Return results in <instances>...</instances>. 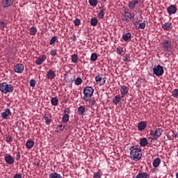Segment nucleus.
<instances>
[{
  "mask_svg": "<svg viewBox=\"0 0 178 178\" xmlns=\"http://www.w3.org/2000/svg\"><path fill=\"white\" fill-rule=\"evenodd\" d=\"M130 149V158L133 161H140L141 156H143V152L141 149L137 146H132L129 148Z\"/></svg>",
  "mask_w": 178,
  "mask_h": 178,
  "instance_id": "1",
  "label": "nucleus"
},
{
  "mask_svg": "<svg viewBox=\"0 0 178 178\" xmlns=\"http://www.w3.org/2000/svg\"><path fill=\"white\" fill-rule=\"evenodd\" d=\"M83 97L82 99L86 102H88V101H90V98H91L94 94V88L91 86H86L83 88Z\"/></svg>",
  "mask_w": 178,
  "mask_h": 178,
  "instance_id": "2",
  "label": "nucleus"
},
{
  "mask_svg": "<svg viewBox=\"0 0 178 178\" xmlns=\"http://www.w3.org/2000/svg\"><path fill=\"white\" fill-rule=\"evenodd\" d=\"M13 86L11 84H8L6 82L0 83V91L1 92H3V94L13 92Z\"/></svg>",
  "mask_w": 178,
  "mask_h": 178,
  "instance_id": "3",
  "label": "nucleus"
},
{
  "mask_svg": "<svg viewBox=\"0 0 178 178\" xmlns=\"http://www.w3.org/2000/svg\"><path fill=\"white\" fill-rule=\"evenodd\" d=\"M161 47L164 52H172L173 50V44L170 40H164L161 42Z\"/></svg>",
  "mask_w": 178,
  "mask_h": 178,
  "instance_id": "4",
  "label": "nucleus"
},
{
  "mask_svg": "<svg viewBox=\"0 0 178 178\" xmlns=\"http://www.w3.org/2000/svg\"><path fill=\"white\" fill-rule=\"evenodd\" d=\"M162 133H163V130L161 128H157L155 131L150 130V136L153 137H150V140H158L162 136Z\"/></svg>",
  "mask_w": 178,
  "mask_h": 178,
  "instance_id": "5",
  "label": "nucleus"
},
{
  "mask_svg": "<svg viewBox=\"0 0 178 178\" xmlns=\"http://www.w3.org/2000/svg\"><path fill=\"white\" fill-rule=\"evenodd\" d=\"M153 73L156 74L158 77L162 76L164 73L163 67L161 65H158L153 68Z\"/></svg>",
  "mask_w": 178,
  "mask_h": 178,
  "instance_id": "6",
  "label": "nucleus"
},
{
  "mask_svg": "<svg viewBox=\"0 0 178 178\" xmlns=\"http://www.w3.org/2000/svg\"><path fill=\"white\" fill-rule=\"evenodd\" d=\"M134 17H135V15L134 13H131L130 12H125L124 13V16L123 19L124 20V22H127V23H129V22H133V20H134Z\"/></svg>",
  "mask_w": 178,
  "mask_h": 178,
  "instance_id": "7",
  "label": "nucleus"
},
{
  "mask_svg": "<svg viewBox=\"0 0 178 178\" xmlns=\"http://www.w3.org/2000/svg\"><path fill=\"white\" fill-rule=\"evenodd\" d=\"M13 70L15 73H23L24 70V65L22 63H18L14 66Z\"/></svg>",
  "mask_w": 178,
  "mask_h": 178,
  "instance_id": "8",
  "label": "nucleus"
},
{
  "mask_svg": "<svg viewBox=\"0 0 178 178\" xmlns=\"http://www.w3.org/2000/svg\"><path fill=\"white\" fill-rule=\"evenodd\" d=\"M95 80L97 84H98L100 87L102 86H104L106 81V79L102 78L101 75H97L95 78Z\"/></svg>",
  "mask_w": 178,
  "mask_h": 178,
  "instance_id": "9",
  "label": "nucleus"
},
{
  "mask_svg": "<svg viewBox=\"0 0 178 178\" xmlns=\"http://www.w3.org/2000/svg\"><path fill=\"white\" fill-rule=\"evenodd\" d=\"M1 118L5 120H8L9 116L12 115V112L10 108H6L3 112L1 113Z\"/></svg>",
  "mask_w": 178,
  "mask_h": 178,
  "instance_id": "10",
  "label": "nucleus"
},
{
  "mask_svg": "<svg viewBox=\"0 0 178 178\" xmlns=\"http://www.w3.org/2000/svg\"><path fill=\"white\" fill-rule=\"evenodd\" d=\"M4 161L8 165H13L15 163V159L10 154H7L4 156Z\"/></svg>",
  "mask_w": 178,
  "mask_h": 178,
  "instance_id": "11",
  "label": "nucleus"
},
{
  "mask_svg": "<svg viewBox=\"0 0 178 178\" xmlns=\"http://www.w3.org/2000/svg\"><path fill=\"white\" fill-rule=\"evenodd\" d=\"M168 15H175L177 12V7L175 5H171L167 8Z\"/></svg>",
  "mask_w": 178,
  "mask_h": 178,
  "instance_id": "12",
  "label": "nucleus"
},
{
  "mask_svg": "<svg viewBox=\"0 0 178 178\" xmlns=\"http://www.w3.org/2000/svg\"><path fill=\"white\" fill-rule=\"evenodd\" d=\"M55 77H56L55 72L52 70H49L47 73V79H48V80H54Z\"/></svg>",
  "mask_w": 178,
  "mask_h": 178,
  "instance_id": "13",
  "label": "nucleus"
},
{
  "mask_svg": "<svg viewBox=\"0 0 178 178\" xmlns=\"http://www.w3.org/2000/svg\"><path fill=\"white\" fill-rule=\"evenodd\" d=\"M120 91L122 95V97L123 98L126 94H129V88L126 86V85L121 86Z\"/></svg>",
  "mask_w": 178,
  "mask_h": 178,
  "instance_id": "14",
  "label": "nucleus"
},
{
  "mask_svg": "<svg viewBox=\"0 0 178 178\" xmlns=\"http://www.w3.org/2000/svg\"><path fill=\"white\" fill-rule=\"evenodd\" d=\"M162 29H164L165 31H169L173 29V26L172 25V22H165L162 24Z\"/></svg>",
  "mask_w": 178,
  "mask_h": 178,
  "instance_id": "15",
  "label": "nucleus"
},
{
  "mask_svg": "<svg viewBox=\"0 0 178 178\" xmlns=\"http://www.w3.org/2000/svg\"><path fill=\"white\" fill-rule=\"evenodd\" d=\"M3 8H9L13 5V0H3L1 2Z\"/></svg>",
  "mask_w": 178,
  "mask_h": 178,
  "instance_id": "16",
  "label": "nucleus"
},
{
  "mask_svg": "<svg viewBox=\"0 0 178 178\" xmlns=\"http://www.w3.org/2000/svg\"><path fill=\"white\" fill-rule=\"evenodd\" d=\"M44 60H47V56L45 55L40 56L36 60L35 64L38 65H42Z\"/></svg>",
  "mask_w": 178,
  "mask_h": 178,
  "instance_id": "17",
  "label": "nucleus"
},
{
  "mask_svg": "<svg viewBox=\"0 0 178 178\" xmlns=\"http://www.w3.org/2000/svg\"><path fill=\"white\" fill-rule=\"evenodd\" d=\"M146 128H147V122L142 121L138 123V129L139 131H143V130H145Z\"/></svg>",
  "mask_w": 178,
  "mask_h": 178,
  "instance_id": "18",
  "label": "nucleus"
},
{
  "mask_svg": "<svg viewBox=\"0 0 178 178\" xmlns=\"http://www.w3.org/2000/svg\"><path fill=\"white\" fill-rule=\"evenodd\" d=\"M140 0H131L129 3V9H134L136 8V5H138V3Z\"/></svg>",
  "mask_w": 178,
  "mask_h": 178,
  "instance_id": "19",
  "label": "nucleus"
},
{
  "mask_svg": "<svg viewBox=\"0 0 178 178\" xmlns=\"http://www.w3.org/2000/svg\"><path fill=\"white\" fill-rule=\"evenodd\" d=\"M131 39V33H127L122 35V40H123V41H125V42H127V41H129Z\"/></svg>",
  "mask_w": 178,
  "mask_h": 178,
  "instance_id": "20",
  "label": "nucleus"
},
{
  "mask_svg": "<svg viewBox=\"0 0 178 178\" xmlns=\"http://www.w3.org/2000/svg\"><path fill=\"white\" fill-rule=\"evenodd\" d=\"M152 165L154 168H159V165H161V159L159 157L156 158L154 159Z\"/></svg>",
  "mask_w": 178,
  "mask_h": 178,
  "instance_id": "21",
  "label": "nucleus"
},
{
  "mask_svg": "<svg viewBox=\"0 0 178 178\" xmlns=\"http://www.w3.org/2000/svg\"><path fill=\"white\" fill-rule=\"evenodd\" d=\"M122 101V99L120 98V95H116L113 97V103L115 105H118V104H119V102Z\"/></svg>",
  "mask_w": 178,
  "mask_h": 178,
  "instance_id": "22",
  "label": "nucleus"
},
{
  "mask_svg": "<svg viewBox=\"0 0 178 178\" xmlns=\"http://www.w3.org/2000/svg\"><path fill=\"white\" fill-rule=\"evenodd\" d=\"M77 113L79 115H84V113H86V107H84L83 106H80L77 109Z\"/></svg>",
  "mask_w": 178,
  "mask_h": 178,
  "instance_id": "23",
  "label": "nucleus"
},
{
  "mask_svg": "<svg viewBox=\"0 0 178 178\" xmlns=\"http://www.w3.org/2000/svg\"><path fill=\"white\" fill-rule=\"evenodd\" d=\"M147 145H148V140H147V138H143L140 139V145L141 147H145Z\"/></svg>",
  "mask_w": 178,
  "mask_h": 178,
  "instance_id": "24",
  "label": "nucleus"
},
{
  "mask_svg": "<svg viewBox=\"0 0 178 178\" xmlns=\"http://www.w3.org/2000/svg\"><path fill=\"white\" fill-rule=\"evenodd\" d=\"M26 147L28 149H31L34 147V142L33 140H28L26 143Z\"/></svg>",
  "mask_w": 178,
  "mask_h": 178,
  "instance_id": "25",
  "label": "nucleus"
},
{
  "mask_svg": "<svg viewBox=\"0 0 178 178\" xmlns=\"http://www.w3.org/2000/svg\"><path fill=\"white\" fill-rule=\"evenodd\" d=\"M29 30H30L29 34L31 35H35V34H37V31H38L37 27L32 26V27L30 28Z\"/></svg>",
  "mask_w": 178,
  "mask_h": 178,
  "instance_id": "26",
  "label": "nucleus"
},
{
  "mask_svg": "<svg viewBox=\"0 0 178 178\" xmlns=\"http://www.w3.org/2000/svg\"><path fill=\"white\" fill-rule=\"evenodd\" d=\"M148 177V173L147 172H139L136 178H147Z\"/></svg>",
  "mask_w": 178,
  "mask_h": 178,
  "instance_id": "27",
  "label": "nucleus"
},
{
  "mask_svg": "<svg viewBox=\"0 0 178 178\" xmlns=\"http://www.w3.org/2000/svg\"><path fill=\"white\" fill-rule=\"evenodd\" d=\"M137 24H138V22L135 23L137 29H140L141 30H144V29H145V22L140 23L138 26H137Z\"/></svg>",
  "mask_w": 178,
  "mask_h": 178,
  "instance_id": "28",
  "label": "nucleus"
},
{
  "mask_svg": "<svg viewBox=\"0 0 178 178\" xmlns=\"http://www.w3.org/2000/svg\"><path fill=\"white\" fill-rule=\"evenodd\" d=\"M99 19H104V17H105V9H102L98 15H97Z\"/></svg>",
  "mask_w": 178,
  "mask_h": 178,
  "instance_id": "29",
  "label": "nucleus"
},
{
  "mask_svg": "<svg viewBox=\"0 0 178 178\" xmlns=\"http://www.w3.org/2000/svg\"><path fill=\"white\" fill-rule=\"evenodd\" d=\"M71 60L72 63H77V60H79V56H77V54H73L71 57Z\"/></svg>",
  "mask_w": 178,
  "mask_h": 178,
  "instance_id": "30",
  "label": "nucleus"
},
{
  "mask_svg": "<svg viewBox=\"0 0 178 178\" xmlns=\"http://www.w3.org/2000/svg\"><path fill=\"white\" fill-rule=\"evenodd\" d=\"M90 24L91 26H95L98 24V19L95 17H93L90 19Z\"/></svg>",
  "mask_w": 178,
  "mask_h": 178,
  "instance_id": "31",
  "label": "nucleus"
},
{
  "mask_svg": "<svg viewBox=\"0 0 178 178\" xmlns=\"http://www.w3.org/2000/svg\"><path fill=\"white\" fill-rule=\"evenodd\" d=\"M81 83H83V79L81 77H77L75 80H74V84L75 86H80V84H81Z\"/></svg>",
  "mask_w": 178,
  "mask_h": 178,
  "instance_id": "32",
  "label": "nucleus"
},
{
  "mask_svg": "<svg viewBox=\"0 0 178 178\" xmlns=\"http://www.w3.org/2000/svg\"><path fill=\"white\" fill-rule=\"evenodd\" d=\"M58 99H56V97H53L51 99V105H53L54 106H58Z\"/></svg>",
  "mask_w": 178,
  "mask_h": 178,
  "instance_id": "33",
  "label": "nucleus"
},
{
  "mask_svg": "<svg viewBox=\"0 0 178 178\" xmlns=\"http://www.w3.org/2000/svg\"><path fill=\"white\" fill-rule=\"evenodd\" d=\"M116 52L118 55H122L124 52L123 47L119 46L118 47H117Z\"/></svg>",
  "mask_w": 178,
  "mask_h": 178,
  "instance_id": "34",
  "label": "nucleus"
},
{
  "mask_svg": "<svg viewBox=\"0 0 178 178\" xmlns=\"http://www.w3.org/2000/svg\"><path fill=\"white\" fill-rule=\"evenodd\" d=\"M97 59H98V56L95 53L92 54L90 56L91 62H95Z\"/></svg>",
  "mask_w": 178,
  "mask_h": 178,
  "instance_id": "35",
  "label": "nucleus"
},
{
  "mask_svg": "<svg viewBox=\"0 0 178 178\" xmlns=\"http://www.w3.org/2000/svg\"><path fill=\"white\" fill-rule=\"evenodd\" d=\"M90 6H96L98 5V0H88Z\"/></svg>",
  "mask_w": 178,
  "mask_h": 178,
  "instance_id": "36",
  "label": "nucleus"
},
{
  "mask_svg": "<svg viewBox=\"0 0 178 178\" xmlns=\"http://www.w3.org/2000/svg\"><path fill=\"white\" fill-rule=\"evenodd\" d=\"M58 41V36H54L49 41V45H54Z\"/></svg>",
  "mask_w": 178,
  "mask_h": 178,
  "instance_id": "37",
  "label": "nucleus"
},
{
  "mask_svg": "<svg viewBox=\"0 0 178 178\" xmlns=\"http://www.w3.org/2000/svg\"><path fill=\"white\" fill-rule=\"evenodd\" d=\"M50 55L53 56V58H55L58 55V50L56 49H51L50 51Z\"/></svg>",
  "mask_w": 178,
  "mask_h": 178,
  "instance_id": "38",
  "label": "nucleus"
},
{
  "mask_svg": "<svg viewBox=\"0 0 178 178\" xmlns=\"http://www.w3.org/2000/svg\"><path fill=\"white\" fill-rule=\"evenodd\" d=\"M63 122H64V123H67V122H69V115L68 114L63 115Z\"/></svg>",
  "mask_w": 178,
  "mask_h": 178,
  "instance_id": "39",
  "label": "nucleus"
},
{
  "mask_svg": "<svg viewBox=\"0 0 178 178\" xmlns=\"http://www.w3.org/2000/svg\"><path fill=\"white\" fill-rule=\"evenodd\" d=\"M173 98H178V89H174L172 92Z\"/></svg>",
  "mask_w": 178,
  "mask_h": 178,
  "instance_id": "40",
  "label": "nucleus"
},
{
  "mask_svg": "<svg viewBox=\"0 0 178 178\" xmlns=\"http://www.w3.org/2000/svg\"><path fill=\"white\" fill-rule=\"evenodd\" d=\"M44 119L47 124H49V123H51V119L49 118V115H45Z\"/></svg>",
  "mask_w": 178,
  "mask_h": 178,
  "instance_id": "41",
  "label": "nucleus"
},
{
  "mask_svg": "<svg viewBox=\"0 0 178 178\" xmlns=\"http://www.w3.org/2000/svg\"><path fill=\"white\" fill-rule=\"evenodd\" d=\"M102 175L99 172H95L93 175V178H101Z\"/></svg>",
  "mask_w": 178,
  "mask_h": 178,
  "instance_id": "42",
  "label": "nucleus"
},
{
  "mask_svg": "<svg viewBox=\"0 0 178 178\" xmlns=\"http://www.w3.org/2000/svg\"><path fill=\"white\" fill-rule=\"evenodd\" d=\"M81 24V21H80L79 19H76L74 21V26H79L80 24Z\"/></svg>",
  "mask_w": 178,
  "mask_h": 178,
  "instance_id": "43",
  "label": "nucleus"
},
{
  "mask_svg": "<svg viewBox=\"0 0 178 178\" xmlns=\"http://www.w3.org/2000/svg\"><path fill=\"white\" fill-rule=\"evenodd\" d=\"M30 87H35V80L31 79L29 82Z\"/></svg>",
  "mask_w": 178,
  "mask_h": 178,
  "instance_id": "44",
  "label": "nucleus"
},
{
  "mask_svg": "<svg viewBox=\"0 0 178 178\" xmlns=\"http://www.w3.org/2000/svg\"><path fill=\"white\" fill-rule=\"evenodd\" d=\"M6 27V24L3 21H0V29H5Z\"/></svg>",
  "mask_w": 178,
  "mask_h": 178,
  "instance_id": "45",
  "label": "nucleus"
},
{
  "mask_svg": "<svg viewBox=\"0 0 178 178\" xmlns=\"http://www.w3.org/2000/svg\"><path fill=\"white\" fill-rule=\"evenodd\" d=\"M6 141H7V143H12L13 140H12V136H8L6 138Z\"/></svg>",
  "mask_w": 178,
  "mask_h": 178,
  "instance_id": "46",
  "label": "nucleus"
},
{
  "mask_svg": "<svg viewBox=\"0 0 178 178\" xmlns=\"http://www.w3.org/2000/svg\"><path fill=\"white\" fill-rule=\"evenodd\" d=\"M64 112L65 113V114H70V108H66L65 110H64Z\"/></svg>",
  "mask_w": 178,
  "mask_h": 178,
  "instance_id": "47",
  "label": "nucleus"
},
{
  "mask_svg": "<svg viewBox=\"0 0 178 178\" xmlns=\"http://www.w3.org/2000/svg\"><path fill=\"white\" fill-rule=\"evenodd\" d=\"M16 159L17 161H20V152H17L16 153Z\"/></svg>",
  "mask_w": 178,
  "mask_h": 178,
  "instance_id": "48",
  "label": "nucleus"
},
{
  "mask_svg": "<svg viewBox=\"0 0 178 178\" xmlns=\"http://www.w3.org/2000/svg\"><path fill=\"white\" fill-rule=\"evenodd\" d=\"M14 178H22L21 174H17L15 175Z\"/></svg>",
  "mask_w": 178,
  "mask_h": 178,
  "instance_id": "49",
  "label": "nucleus"
},
{
  "mask_svg": "<svg viewBox=\"0 0 178 178\" xmlns=\"http://www.w3.org/2000/svg\"><path fill=\"white\" fill-rule=\"evenodd\" d=\"M34 165H35V166H40V162H38V161H35V162H34Z\"/></svg>",
  "mask_w": 178,
  "mask_h": 178,
  "instance_id": "50",
  "label": "nucleus"
},
{
  "mask_svg": "<svg viewBox=\"0 0 178 178\" xmlns=\"http://www.w3.org/2000/svg\"><path fill=\"white\" fill-rule=\"evenodd\" d=\"M128 59H127V57H125L124 58V62H128Z\"/></svg>",
  "mask_w": 178,
  "mask_h": 178,
  "instance_id": "51",
  "label": "nucleus"
},
{
  "mask_svg": "<svg viewBox=\"0 0 178 178\" xmlns=\"http://www.w3.org/2000/svg\"><path fill=\"white\" fill-rule=\"evenodd\" d=\"M106 1H108V0H102V3H105V2H106Z\"/></svg>",
  "mask_w": 178,
  "mask_h": 178,
  "instance_id": "52",
  "label": "nucleus"
},
{
  "mask_svg": "<svg viewBox=\"0 0 178 178\" xmlns=\"http://www.w3.org/2000/svg\"><path fill=\"white\" fill-rule=\"evenodd\" d=\"M176 178H178V174H176Z\"/></svg>",
  "mask_w": 178,
  "mask_h": 178,
  "instance_id": "53",
  "label": "nucleus"
},
{
  "mask_svg": "<svg viewBox=\"0 0 178 178\" xmlns=\"http://www.w3.org/2000/svg\"><path fill=\"white\" fill-rule=\"evenodd\" d=\"M74 38H76V36H74V39H73V41H74Z\"/></svg>",
  "mask_w": 178,
  "mask_h": 178,
  "instance_id": "54",
  "label": "nucleus"
},
{
  "mask_svg": "<svg viewBox=\"0 0 178 178\" xmlns=\"http://www.w3.org/2000/svg\"><path fill=\"white\" fill-rule=\"evenodd\" d=\"M94 102H92V105H94Z\"/></svg>",
  "mask_w": 178,
  "mask_h": 178,
  "instance_id": "55",
  "label": "nucleus"
},
{
  "mask_svg": "<svg viewBox=\"0 0 178 178\" xmlns=\"http://www.w3.org/2000/svg\"><path fill=\"white\" fill-rule=\"evenodd\" d=\"M59 127H62V125H60Z\"/></svg>",
  "mask_w": 178,
  "mask_h": 178,
  "instance_id": "56",
  "label": "nucleus"
}]
</instances>
